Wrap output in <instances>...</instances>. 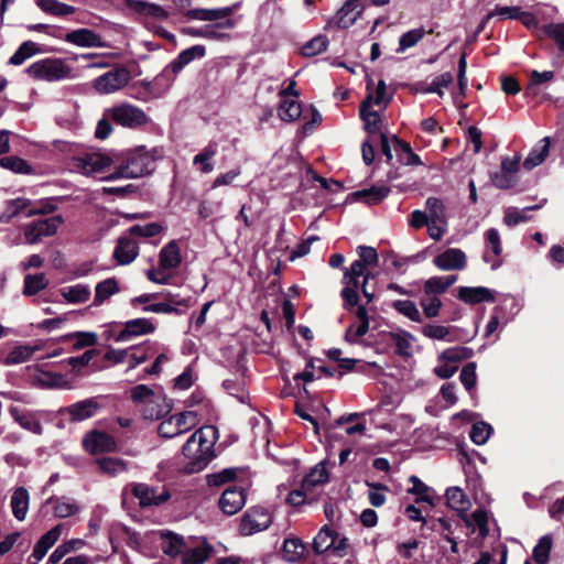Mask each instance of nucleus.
<instances>
[{
    "label": "nucleus",
    "instance_id": "052dcab7",
    "mask_svg": "<svg viewBox=\"0 0 564 564\" xmlns=\"http://www.w3.org/2000/svg\"><path fill=\"white\" fill-rule=\"evenodd\" d=\"M473 356V349L467 347H451L441 352L438 360L441 362H459Z\"/></svg>",
    "mask_w": 564,
    "mask_h": 564
},
{
    "label": "nucleus",
    "instance_id": "20e7f679",
    "mask_svg": "<svg viewBox=\"0 0 564 564\" xmlns=\"http://www.w3.org/2000/svg\"><path fill=\"white\" fill-rule=\"evenodd\" d=\"M361 276L364 278L362 283L365 284L373 278V274L367 271V265H365L362 261L355 260L350 267L346 268L344 271L343 283L345 286L341 291V297L346 310L355 307L358 303V279Z\"/></svg>",
    "mask_w": 564,
    "mask_h": 564
},
{
    "label": "nucleus",
    "instance_id": "a18cd8bd",
    "mask_svg": "<svg viewBox=\"0 0 564 564\" xmlns=\"http://www.w3.org/2000/svg\"><path fill=\"white\" fill-rule=\"evenodd\" d=\"M217 144L210 143L194 156L193 163L195 165H200L199 170L202 173H210L214 170L212 160L217 154Z\"/></svg>",
    "mask_w": 564,
    "mask_h": 564
},
{
    "label": "nucleus",
    "instance_id": "a19ab883",
    "mask_svg": "<svg viewBox=\"0 0 564 564\" xmlns=\"http://www.w3.org/2000/svg\"><path fill=\"white\" fill-rule=\"evenodd\" d=\"M155 344L153 343H144L138 346L130 347V366L129 369H134L137 366L145 362L154 352H155Z\"/></svg>",
    "mask_w": 564,
    "mask_h": 564
},
{
    "label": "nucleus",
    "instance_id": "1a4fd4ad",
    "mask_svg": "<svg viewBox=\"0 0 564 564\" xmlns=\"http://www.w3.org/2000/svg\"><path fill=\"white\" fill-rule=\"evenodd\" d=\"M131 491L143 508L159 507L171 498L169 489L164 486L153 487L148 484L138 482L132 485Z\"/></svg>",
    "mask_w": 564,
    "mask_h": 564
},
{
    "label": "nucleus",
    "instance_id": "79ce46f5",
    "mask_svg": "<svg viewBox=\"0 0 564 564\" xmlns=\"http://www.w3.org/2000/svg\"><path fill=\"white\" fill-rule=\"evenodd\" d=\"M337 539V533L327 525L323 527L313 540V549L316 553H324L332 549Z\"/></svg>",
    "mask_w": 564,
    "mask_h": 564
},
{
    "label": "nucleus",
    "instance_id": "09e8293b",
    "mask_svg": "<svg viewBox=\"0 0 564 564\" xmlns=\"http://www.w3.org/2000/svg\"><path fill=\"white\" fill-rule=\"evenodd\" d=\"M305 552V545L301 540L292 538L285 539L282 547V556L285 561L297 562Z\"/></svg>",
    "mask_w": 564,
    "mask_h": 564
},
{
    "label": "nucleus",
    "instance_id": "9b49d317",
    "mask_svg": "<svg viewBox=\"0 0 564 564\" xmlns=\"http://www.w3.org/2000/svg\"><path fill=\"white\" fill-rule=\"evenodd\" d=\"M62 216L56 215L50 218L40 219L25 226L24 237L28 243L34 245L44 237L55 235L63 224Z\"/></svg>",
    "mask_w": 564,
    "mask_h": 564
},
{
    "label": "nucleus",
    "instance_id": "72a5a7b5",
    "mask_svg": "<svg viewBox=\"0 0 564 564\" xmlns=\"http://www.w3.org/2000/svg\"><path fill=\"white\" fill-rule=\"evenodd\" d=\"M209 556V550L202 543L187 542L180 560L182 564H203Z\"/></svg>",
    "mask_w": 564,
    "mask_h": 564
},
{
    "label": "nucleus",
    "instance_id": "2eb2a0df",
    "mask_svg": "<svg viewBox=\"0 0 564 564\" xmlns=\"http://www.w3.org/2000/svg\"><path fill=\"white\" fill-rule=\"evenodd\" d=\"M235 26V21L232 19H227L221 22H216L213 24H207L204 26H185L182 29V33L193 37H202L207 40H223L226 37L220 30H229Z\"/></svg>",
    "mask_w": 564,
    "mask_h": 564
},
{
    "label": "nucleus",
    "instance_id": "473e14b6",
    "mask_svg": "<svg viewBox=\"0 0 564 564\" xmlns=\"http://www.w3.org/2000/svg\"><path fill=\"white\" fill-rule=\"evenodd\" d=\"M30 496L25 488H17L11 496V510L14 518L19 521H23L29 510Z\"/></svg>",
    "mask_w": 564,
    "mask_h": 564
},
{
    "label": "nucleus",
    "instance_id": "774afa93",
    "mask_svg": "<svg viewBox=\"0 0 564 564\" xmlns=\"http://www.w3.org/2000/svg\"><path fill=\"white\" fill-rule=\"evenodd\" d=\"M420 305L426 318H434L440 315L443 303L437 296L430 295L423 297L420 302Z\"/></svg>",
    "mask_w": 564,
    "mask_h": 564
},
{
    "label": "nucleus",
    "instance_id": "cd10ccee",
    "mask_svg": "<svg viewBox=\"0 0 564 564\" xmlns=\"http://www.w3.org/2000/svg\"><path fill=\"white\" fill-rule=\"evenodd\" d=\"M128 6L132 11L145 18L164 20L169 17V12L163 7L145 0H130Z\"/></svg>",
    "mask_w": 564,
    "mask_h": 564
},
{
    "label": "nucleus",
    "instance_id": "f3484780",
    "mask_svg": "<svg viewBox=\"0 0 564 564\" xmlns=\"http://www.w3.org/2000/svg\"><path fill=\"white\" fill-rule=\"evenodd\" d=\"M64 530V524L59 523L43 534L36 542L29 564H37L47 553V551L57 542Z\"/></svg>",
    "mask_w": 564,
    "mask_h": 564
},
{
    "label": "nucleus",
    "instance_id": "c756f323",
    "mask_svg": "<svg viewBox=\"0 0 564 564\" xmlns=\"http://www.w3.org/2000/svg\"><path fill=\"white\" fill-rule=\"evenodd\" d=\"M45 503L52 505L54 516L56 518H68L79 512V505L72 498L67 497H51Z\"/></svg>",
    "mask_w": 564,
    "mask_h": 564
},
{
    "label": "nucleus",
    "instance_id": "393cba45",
    "mask_svg": "<svg viewBox=\"0 0 564 564\" xmlns=\"http://www.w3.org/2000/svg\"><path fill=\"white\" fill-rule=\"evenodd\" d=\"M8 411L12 419L24 430L34 434L42 433V425L36 419L35 414L30 413L25 409L18 405H11Z\"/></svg>",
    "mask_w": 564,
    "mask_h": 564
},
{
    "label": "nucleus",
    "instance_id": "0e129e2a",
    "mask_svg": "<svg viewBox=\"0 0 564 564\" xmlns=\"http://www.w3.org/2000/svg\"><path fill=\"white\" fill-rule=\"evenodd\" d=\"M453 82V75L451 73H443L436 76L432 83L423 88V94H437L440 97L444 96V89L447 88Z\"/></svg>",
    "mask_w": 564,
    "mask_h": 564
},
{
    "label": "nucleus",
    "instance_id": "8fccbe9b",
    "mask_svg": "<svg viewBox=\"0 0 564 564\" xmlns=\"http://www.w3.org/2000/svg\"><path fill=\"white\" fill-rule=\"evenodd\" d=\"M553 546L552 535L545 534L540 538L533 547L532 557L536 564H546L550 560V552Z\"/></svg>",
    "mask_w": 564,
    "mask_h": 564
},
{
    "label": "nucleus",
    "instance_id": "bf43d9fd",
    "mask_svg": "<svg viewBox=\"0 0 564 564\" xmlns=\"http://www.w3.org/2000/svg\"><path fill=\"white\" fill-rule=\"evenodd\" d=\"M424 35L425 30L423 28L412 29L403 33L399 37V46L397 48V53H404L406 50L415 46Z\"/></svg>",
    "mask_w": 564,
    "mask_h": 564
},
{
    "label": "nucleus",
    "instance_id": "4be33fe9",
    "mask_svg": "<svg viewBox=\"0 0 564 564\" xmlns=\"http://www.w3.org/2000/svg\"><path fill=\"white\" fill-rule=\"evenodd\" d=\"M485 238L487 247L492 254L487 251L484 254V260L490 264L492 270H497L501 265L500 256L502 252V245L500 234L496 228H490L486 231Z\"/></svg>",
    "mask_w": 564,
    "mask_h": 564
},
{
    "label": "nucleus",
    "instance_id": "f8f14e48",
    "mask_svg": "<svg viewBox=\"0 0 564 564\" xmlns=\"http://www.w3.org/2000/svg\"><path fill=\"white\" fill-rule=\"evenodd\" d=\"M130 80L129 72L123 67L115 68L99 77H97L93 86L104 95L113 94L123 88Z\"/></svg>",
    "mask_w": 564,
    "mask_h": 564
},
{
    "label": "nucleus",
    "instance_id": "de8ad7c7",
    "mask_svg": "<svg viewBox=\"0 0 564 564\" xmlns=\"http://www.w3.org/2000/svg\"><path fill=\"white\" fill-rule=\"evenodd\" d=\"M542 145L533 148L529 155L525 158L523 162L524 169L532 170L545 160L549 154L550 139L547 137L542 139Z\"/></svg>",
    "mask_w": 564,
    "mask_h": 564
},
{
    "label": "nucleus",
    "instance_id": "37998d69",
    "mask_svg": "<svg viewBox=\"0 0 564 564\" xmlns=\"http://www.w3.org/2000/svg\"><path fill=\"white\" fill-rule=\"evenodd\" d=\"M390 193V188L386 185L372 186L367 189L358 191L355 196L362 199L368 205H376L384 199Z\"/></svg>",
    "mask_w": 564,
    "mask_h": 564
},
{
    "label": "nucleus",
    "instance_id": "f704fd0d",
    "mask_svg": "<svg viewBox=\"0 0 564 564\" xmlns=\"http://www.w3.org/2000/svg\"><path fill=\"white\" fill-rule=\"evenodd\" d=\"M445 497L448 507L456 510L462 518L470 507V501L459 487H451L446 490Z\"/></svg>",
    "mask_w": 564,
    "mask_h": 564
},
{
    "label": "nucleus",
    "instance_id": "a211bd4d",
    "mask_svg": "<svg viewBox=\"0 0 564 564\" xmlns=\"http://www.w3.org/2000/svg\"><path fill=\"white\" fill-rule=\"evenodd\" d=\"M172 410V404L162 391H158L154 397L139 411L145 420H160L169 414Z\"/></svg>",
    "mask_w": 564,
    "mask_h": 564
},
{
    "label": "nucleus",
    "instance_id": "49530a36",
    "mask_svg": "<svg viewBox=\"0 0 564 564\" xmlns=\"http://www.w3.org/2000/svg\"><path fill=\"white\" fill-rule=\"evenodd\" d=\"M42 349L41 345H21L14 347L6 358L7 365H18L28 361L32 355Z\"/></svg>",
    "mask_w": 564,
    "mask_h": 564
},
{
    "label": "nucleus",
    "instance_id": "412c9836",
    "mask_svg": "<svg viewBox=\"0 0 564 564\" xmlns=\"http://www.w3.org/2000/svg\"><path fill=\"white\" fill-rule=\"evenodd\" d=\"M245 503L246 496L243 490L236 487L226 489L219 499L220 509L229 516L237 513Z\"/></svg>",
    "mask_w": 564,
    "mask_h": 564
},
{
    "label": "nucleus",
    "instance_id": "c03bdc74",
    "mask_svg": "<svg viewBox=\"0 0 564 564\" xmlns=\"http://www.w3.org/2000/svg\"><path fill=\"white\" fill-rule=\"evenodd\" d=\"M37 7L47 14L66 17L75 12V8L57 0H36Z\"/></svg>",
    "mask_w": 564,
    "mask_h": 564
},
{
    "label": "nucleus",
    "instance_id": "b1692460",
    "mask_svg": "<svg viewBox=\"0 0 564 564\" xmlns=\"http://www.w3.org/2000/svg\"><path fill=\"white\" fill-rule=\"evenodd\" d=\"M392 95L388 94L384 80H379L378 85L373 87L372 80H367V96L362 104L369 106H378L382 109L387 108L391 100Z\"/></svg>",
    "mask_w": 564,
    "mask_h": 564
},
{
    "label": "nucleus",
    "instance_id": "dca6fc26",
    "mask_svg": "<svg viewBox=\"0 0 564 564\" xmlns=\"http://www.w3.org/2000/svg\"><path fill=\"white\" fill-rule=\"evenodd\" d=\"M433 263L443 271H459L466 268L467 257L462 249L448 248L437 254Z\"/></svg>",
    "mask_w": 564,
    "mask_h": 564
},
{
    "label": "nucleus",
    "instance_id": "bb28decb",
    "mask_svg": "<svg viewBox=\"0 0 564 564\" xmlns=\"http://www.w3.org/2000/svg\"><path fill=\"white\" fill-rule=\"evenodd\" d=\"M458 299L468 304L495 301L492 291L485 286H460L458 289Z\"/></svg>",
    "mask_w": 564,
    "mask_h": 564
},
{
    "label": "nucleus",
    "instance_id": "6ab92c4d",
    "mask_svg": "<svg viewBox=\"0 0 564 564\" xmlns=\"http://www.w3.org/2000/svg\"><path fill=\"white\" fill-rule=\"evenodd\" d=\"M85 449L91 454L112 452L116 448L113 438L107 433L91 431L83 438Z\"/></svg>",
    "mask_w": 564,
    "mask_h": 564
},
{
    "label": "nucleus",
    "instance_id": "c85d7f7f",
    "mask_svg": "<svg viewBox=\"0 0 564 564\" xmlns=\"http://www.w3.org/2000/svg\"><path fill=\"white\" fill-rule=\"evenodd\" d=\"M183 536L170 531L161 532V549L164 554L177 558L181 557L186 544Z\"/></svg>",
    "mask_w": 564,
    "mask_h": 564
},
{
    "label": "nucleus",
    "instance_id": "423d86ee",
    "mask_svg": "<svg viewBox=\"0 0 564 564\" xmlns=\"http://www.w3.org/2000/svg\"><path fill=\"white\" fill-rule=\"evenodd\" d=\"M108 154L100 151H84L70 160V169L86 176L105 172L111 164Z\"/></svg>",
    "mask_w": 564,
    "mask_h": 564
},
{
    "label": "nucleus",
    "instance_id": "338daca9",
    "mask_svg": "<svg viewBox=\"0 0 564 564\" xmlns=\"http://www.w3.org/2000/svg\"><path fill=\"white\" fill-rule=\"evenodd\" d=\"M2 169H8L13 173L19 174H30L33 172L32 166L29 165L26 161L18 156L2 158Z\"/></svg>",
    "mask_w": 564,
    "mask_h": 564
},
{
    "label": "nucleus",
    "instance_id": "3c124183",
    "mask_svg": "<svg viewBox=\"0 0 564 564\" xmlns=\"http://www.w3.org/2000/svg\"><path fill=\"white\" fill-rule=\"evenodd\" d=\"M302 113L301 104L295 99L283 98L280 104L278 115L283 121H294Z\"/></svg>",
    "mask_w": 564,
    "mask_h": 564
},
{
    "label": "nucleus",
    "instance_id": "5701e85b",
    "mask_svg": "<svg viewBox=\"0 0 564 564\" xmlns=\"http://www.w3.org/2000/svg\"><path fill=\"white\" fill-rule=\"evenodd\" d=\"M237 7L238 6L235 4L218 9H192L188 11L187 15L194 20L209 21L216 23L230 19V15L234 13Z\"/></svg>",
    "mask_w": 564,
    "mask_h": 564
},
{
    "label": "nucleus",
    "instance_id": "9d476101",
    "mask_svg": "<svg viewBox=\"0 0 564 564\" xmlns=\"http://www.w3.org/2000/svg\"><path fill=\"white\" fill-rule=\"evenodd\" d=\"M272 523L271 513L261 507L251 508L240 520L239 531L242 535H252L267 530Z\"/></svg>",
    "mask_w": 564,
    "mask_h": 564
},
{
    "label": "nucleus",
    "instance_id": "69168bd1",
    "mask_svg": "<svg viewBox=\"0 0 564 564\" xmlns=\"http://www.w3.org/2000/svg\"><path fill=\"white\" fill-rule=\"evenodd\" d=\"M492 433V427L488 423L478 422L475 423L470 431V440L476 445H484L489 440Z\"/></svg>",
    "mask_w": 564,
    "mask_h": 564
},
{
    "label": "nucleus",
    "instance_id": "13d9d810",
    "mask_svg": "<svg viewBox=\"0 0 564 564\" xmlns=\"http://www.w3.org/2000/svg\"><path fill=\"white\" fill-rule=\"evenodd\" d=\"M391 337L395 344V352L400 356L409 357L413 351L414 337L406 332L393 333Z\"/></svg>",
    "mask_w": 564,
    "mask_h": 564
},
{
    "label": "nucleus",
    "instance_id": "f03ea898",
    "mask_svg": "<svg viewBox=\"0 0 564 564\" xmlns=\"http://www.w3.org/2000/svg\"><path fill=\"white\" fill-rule=\"evenodd\" d=\"M162 156L159 149L148 150L140 147L127 153L118 170L107 180L138 178L152 173L156 167V161Z\"/></svg>",
    "mask_w": 564,
    "mask_h": 564
},
{
    "label": "nucleus",
    "instance_id": "6e6552de",
    "mask_svg": "<svg viewBox=\"0 0 564 564\" xmlns=\"http://www.w3.org/2000/svg\"><path fill=\"white\" fill-rule=\"evenodd\" d=\"M198 424L197 414L194 411L176 413L163 420L159 425V434L172 438L189 431Z\"/></svg>",
    "mask_w": 564,
    "mask_h": 564
},
{
    "label": "nucleus",
    "instance_id": "a878e982",
    "mask_svg": "<svg viewBox=\"0 0 564 564\" xmlns=\"http://www.w3.org/2000/svg\"><path fill=\"white\" fill-rule=\"evenodd\" d=\"M139 254V247L135 241L122 237L118 239L117 247L113 251V258L118 264L127 265L135 260Z\"/></svg>",
    "mask_w": 564,
    "mask_h": 564
},
{
    "label": "nucleus",
    "instance_id": "e2e57ef3",
    "mask_svg": "<svg viewBox=\"0 0 564 564\" xmlns=\"http://www.w3.org/2000/svg\"><path fill=\"white\" fill-rule=\"evenodd\" d=\"M156 392L158 391L151 389L147 384H138L131 389L130 398L140 410L154 397Z\"/></svg>",
    "mask_w": 564,
    "mask_h": 564
},
{
    "label": "nucleus",
    "instance_id": "e433bc0d",
    "mask_svg": "<svg viewBox=\"0 0 564 564\" xmlns=\"http://www.w3.org/2000/svg\"><path fill=\"white\" fill-rule=\"evenodd\" d=\"M359 115L364 121L365 130L369 134L381 133V118L378 111L372 110V106L361 104Z\"/></svg>",
    "mask_w": 564,
    "mask_h": 564
},
{
    "label": "nucleus",
    "instance_id": "39448f33",
    "mask_svg": "<svg viewBox=\"0 0 564 564\" xmlns=\"http://www.w3.org/2000/svg\"><path fill=\"white\" fill-rule=\"evenodd\" d=\"M56 207L57 206L53 199L32 202L30 199L19 197L7 202L2 217L6 216L8 219H11L17 216L31 217L34 215H45L54 212Z\"/></svg>",
    "mask_w": 564,
    "mask_h": 564
},
{
    "label": "nucleus",
    "instance_id": "58836bf2",
    "mask_svg": "<svg viewBox=\"0 0 564 564\" xmlns=\"http://www.w3.org/2000/svg\"><path fill=\"white\" fill-rule=\"evenodd\" d=\"M120 291L118 281L115 278L106 279L99 282L95 288L94 305L100 306L110 296Z\"/></svg>",
    "mask_w": 564,
    "mask_h": 564
},
{
    "label": "nucleus",
    "instance_id": "603ef678",
    "mask_svg": "<svg viewBox=\"0 0 564 564\" xmlns=\"http://www.w3.org/2000/svg\"><path fill=\"white\" fill-rule=\"evenodd\" d=\"M48 285V280L44 273L28 274L24 278L23 294L32 296L44 290Z\"/></svg>",
    "mask_w": 564,
    "mask_h": 564
},
{
    "label": "nucleus",
    "instance_id": "7c9ffc66",
    "mask_svg": "<svg viewBox=\"0 0 564 564\" xmlns=\"http://www.w3.org/2000/svg\"><path fill=\"white\" fill-rule=\"evenodd\" d=\"M181 262V251L176 241L172 240L161 249L159 254V264L161 268L174 270Z\"/></svg>",
    "mask_w": 564,
    "mask_h": 564
},
{
    "label": "nucleus",
    "instance_id": "7ed1b4c3",
    "mask_svg": "<svg viewBox=\"0 0 564 564\" xmlns=\"http://www.w3.org/2000/svg\"><path fill=\"white\" fill-rule=\"evenodd\" d=\"M26 73L35 80L47 83L74 80L78 77L76 69L59 57L36 61L26 68Z\"/></svg>",
    "mask_w": 564,
    "mask_h": 564
},
{
    "label": "nucleus",
    "instance_id": "4c0bfd02",
    "mask_svg": "<svg viewBox=\"0 0 564 564\" xmlns=\"http://www.w3.org/2000/svg\"><path fill=\"white\" fill-rule=\"evenodd\" d=\"M90 294V288L80 283L61 290V295L70 304L85 303L89 300Z\"/></svg>",
    "mask_w": 564,
    "mask_h": 564
},
{
    "label": "nucleus",
    "instance_id": "680f3d73",
    "mask_svg": "<svg viewBox=\"0 0 564 564\" xmlns=\"http://www.w3.org/2000/svg\"><path fill=\"white\" fill-rule=\"evenodd\" d=\"M97 465L99 469L109 476H116L126 471L127 466L126 463L116 457H102L97 459Z\"/></svg>",
    "mask_w": 564,
    "mask_h": 564
},
{
    "label": "nucleus",
    "instance_id": "5fc2aeb1",
    "mask_svg": "<svg viewBox=\"0 0 564 564\" xmlns=\"http://www.w3.org/2000/svg\"><path fill=\"white\" fill-rule=\"evenodd\" d=\"M392 307L401 315L408 317L412 322L421 323L422 314L416 304L410 300H397L392 302Z\"/></svg>",
    "mask_w": 564,
    "mask_h": 564
},
{
    "label": "nucleus",
    "instance_id": "4d7b16f0",
    "mask_svg": "<svg viewBox=\"0 0 564 564\" xmlns=\"http://www.w3.org/2000/svg\"><path fill=\"white\" fill-rule=\"evenodd\" d=\"M189 305V300L181 299V300H174L171 299L170 302H161V303H154L145 306L143 311L145 312H152V313H161V314H172V313H178L176 306H185L187 307Z\"/></svg>",
    "mask_w": 564,
    "mask_h": 564
},
{
    "label": "nucleus",
    "instance_id": "4468645a",
    "mask_svg": "<svg viewBox=\"0 0 564 564\" xmlns=\"http://www.w3.org/2000/svg\"><path fill=\"white\" fill-rule=\"evenodd\" d=\"M101 409L98 398H88L59 410L62 415H67L72 422H83L95 416Z\"/></svg>",
    "mask_w": 564,
    "mask_h": 564
},
{
    "label": "nucleus",
    "instance_id": "ddd939ff",
    "mask_svg": "<svg viewBox=\"0 0 564 564\" xmlns=\"http://www.w3.org/2000/svg\"><path fill=\"white\" fill-rule=\"evenodd\" d=\"M155 325L148 318H134L122 324V328L112 335L116 343H127L139 336L154 333Z\"/></svg>",
    "mask_w": 564,
    "mask_h": 564
},
{
    "label": "nucleus",
    "instance_id": "0eeeda50",
    "mask_svg": "<svg viewBox=\"0 0 564 564\" xmlns=\"http://www.w3.org/2000/svg\"><path fill=\"white\" fill-rule=\"evenodd\" d=\"M106 113L115 123L129 129L140 128L150 121L141 108L129 102H121L108 108Z\"/></svg>",
    "mask_w": 564,
    "mask_h": 564
},
{
    "label": "nucleus",
    "instance_id": "c9c22d12",
    "mask_svg": "<svg viewBox=\"0 0 564 564\" xmlns=\"http://www.w3.org/2000/svg\"><path fill=\"white\" fill-rule=\"evenodd\" d=\"M457 280L456 275H447V276H432L424 282V294L426 296L430 295H438L444 293L451 285H453Z\"/></svg>",
    "mask_w": 564,
    "mask_h": 564
},
{
    "label": "nucleus",
    "instance_id": "ea45409f",
    "mask_svg": "<svg viewBox=\"0 0 564 564\" xmlns=\"http://www.w3.org/2000/svg\"><path fill=\"white\" fill-rule=\"evenodd\" d=\"M328 480L326 466L322 463L314 466L302 481V489L310 491L314 487L324 485Z\"/></svg>",
    "mask_w": 564,
    "mask_h": 564
},
{
    "label": "nucleus",
    "instance_id": "6e6d98bb",
    "mask_svg": "<svg viewBox=\"0 0 564 564\" xmlns=\"http://www.w3.org/2000/svg\"><path fill=\"white\" fill-rule=\"evenodd\" d=\"M40 52V47L36 43L32 41L23 42L19 48L15 51V53L11 56L9 64L11 65H21L23 64L28 58L32 57L36 53Z\"/></svg>",
    "mask_w": 564,
    "mask_h": 564
},
{
    "label": "nucleus",
    "instance_id": "864d4df0",
    "mask_svg": "<svg viewBox=\"0 0 564 564\" xmlns=\"http://www.w3.org/2000/svg\"><path fill=\"white\" fill-rule=\"evenodd\" d=\"M409 480L413 486L408 489V492L416 496V502H426L432 506L434 503L432 489L422 482L416 476H411Z\"/></svg>",
    "mask_w": 564,
    "mask_h": 564
},
{
    "label": "nucleus",
    "instance_id": "f257e3e1",
    "mask_svg": "<svg viewBox=\"0 0 564 564\" xmlns=\"http://www.w3.org/2000/svg\"><path fill=\"white\" fill-rule=\"evenodd\" d=\"M217 440V430L212 425L203 426L191 435L183 446V454L188 460L184 466L187 474L198 473L210 463Z\"/></svg>",
    "mask_w": 564,
    "mask_h": 564
},
{
    "label": "nucleus",
    "instance_id": "aec40b11",
    "mask_svg": "<svg viewBox=\"0 0 564 564\" xmlns=\"http://www.w3.org/2000/svg\"><path fill=\"white\" fill-rule=\"evenodd\" d=\"M64 40L67 43L79 47H105L106 44L101 36L90 29H78L65 34Z\"/></svg>",
    "mask_w": 564,
    "mask_h": 564
},
{
    "label": "nucleus",
    "instance_id": "2f4dec72",
    "mask_svg": "<svg viewBox=\"0 0 564 564\" xmlns=\"http://www.w3.org/2000/svg\"><path fill=\"white\" fill-rule=\"evenodd\" d=\"M465 524L471 529L473 532L478 531L481 538H486L489 533L488 529V513L482 509H476L471 514L467 512L462 517Z\"/></svg>",
    "mask_w": 564,
    "mask_h": 564
}]
</instances>
